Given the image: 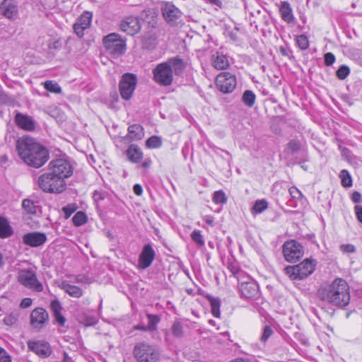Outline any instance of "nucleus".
I'll use <instances>...</instances> for the list:
<instances>
[{"label": "nucleus", "mask_w": 362, "mask_h": 362, "mask_svg": "<svg viewBox=\"0 0 362 362\" xmlns=\"http://www.w3.org/2000/svg\"><path fill=\"white\" fill-rule=\"evenodd\" d=\"M256 99L255 94L250 90H247L243 93L242 100L243 102L246 105L247 107H252L255 104Z\"/></svg>", "instance_id": "nucleus-31"}, {"label": "nucleus", "mask_w": 362, "mask_h": 362, "mask_svg": "<svg viewBox=\"0 0 362 362\" xmlns=\"http://www.w3.org/2000/svg\"><path fill=\"white\" fill-rule=\"evenodd\" d=\"M44 87L47 90L54 93H60L62 91L61 87L54 81H45L44 83Z\"/></svg>", "instance_id": "nucleus-38"}, {"label": "nucleus", "mask_w": 362, "mask_h": 362, "mask_svg": "<svg viewBox=\"0 0 362 362\" xmlns=\"http://www.w3.org/2000/svg\"><path fill=\"white\" fill-rule=\"evenodd\" d=\"M76 208L74 205H67L62 208L66 218H68L75 211Z\"/></svg>", "instance_id": "nucleus-49"}, {"label": "nucleus", "mask_w": 362, "mask_h": 362, "mask_svg": "<svg viewBox=\"0 0 362 362\" xmlns=\"http://www.w3.org/2000/svg\"><path fill=\"white\" fill-rule=\"evenodd\" d=\"M92 17L93 16L90 12L85 11L74 23V32L79 37H83L84 35L85 30L88 29L90 26Z\"/></svg>", "instance_id": "nucleus-17"}, {"label": "nucleus", "mask_w": 362, "mask_h": 362, "mask_svg": "<svg viewBox=\"0 0 362 362\" xmlns=\"http://www.w3.org/2000/svg\"><path fill=\"white\" fill-rule=\"evenodd\" d=\"M162 13L168 23L174 24L181 17V11L173 4L165 2L162 5Z\"/></svg>", "instance_id": "nucleus-18"}, {"label": "nucleus", "mask_w": 362, "mask_h": 362, "mask_svg": "<svg viewBox=\"0 0 362 362\" xmlns=\"http://www.w3.org/2000/svg\"><path fill=\"white\" fill-rule=\"evenodd\" d=\"M4 265L3 256L1 253H0V268Z\"/></svg>", "instance_id": "nucleus-60"}, {"label": "nucleus", "mask_w": 362, "mask_h": 362, "mask_svg": "<svg viewBox=\"0 0 362 362\" xmlns=\"http://www.w3.org/2000/svg\"><path fill=\"white\" fill-rule=\"evenodd\" d=\"M319 298L337 307H345L350 301L349 286L346 281L337 278L330 282L322 284L317 290Z\"/></svg>", "instance_id": "nucleus-1"}, {"label": "nucleus", "mask_w": 362, "mask_h": 362, "mask_svg": "<svg viewBox=\"0 0 362 362\" xmlns=\"http://www.w3.org/2000/svg\"><path fill=\"white\" fill-rule=\"evenodd\" d=\"M325 64L326 66H331L335 62V57L332 52H327L324 56Z\"/></svg>", "instance_id": "nucleus-47"}, {"label": "nucleus", "mask_w": 362, "mask_h": 362, "mask_svg": "<svg viewBox=\"0 0 362 362\" xmlns=\"http://www.w3.org/2000/svg\"><path fill=\"white\" fill-rule=\"evenodd\" d=\"M128 136L132 141L141 140L144 136L143 127L140 124H134L128 127Z\"/></svg>", "instance_id": "nucleus-27"}, {"label": "nucleus", "mask_w": 362, "mask_h": 362, "mask_svg": "<svg viewBox=\"0 0 362 362\" xmlns=\"http://www.w3.org/2000/svg\"><path fill=\"white\" fill-rule=\"evenodd\" d=\"M27 345L30 351L42 358H47L52 353L49 344L44 340H29Z\"/></svg>", "instance_id": "nucleus-14"}, {"label": "nucleus", "mask_w": 362, "mask_h": 362, "mask_svg": "<svg viewBox=\"0 0 362 362\" xmlns=\"http://www.w3.org/2000/svg\"><path fill=\"white\" fill-rule=\"evenodd\" d=\"M121 29L129 35H133L139 32L141 28L137 18L128 17L121 23Z\"/></svg>", "instance_id": "nucleus-20"}, {"label": "nucleus", "mask_w": 362, "mask_h": 362, "mask_svg": "<svg viewBox=\"0 0 362 362\" xmlns=\"http://www.w3.org/2000/svg\"><path fill=\"white\" fill-rule=\"evenodd\" d=\"M20 158L28 165L38 168L49 158L47 150L29 136H22L16 143Z\"/></svg>", "instance_id": "nucleus-2"}, {"label": "nucleus", "mask_w": 362, "mask_h": 362, "mask_svg": "<svg viewBox=\"0 0 362 362\" xmlns=\"http://www.w3.org/2000/svg\"><path fill=\"white\" fill-rule=\"evenodd\" d=\"M103 44L107 51L113 55H121L126 49L125 42L117 33H110L103 39Z\"/></svg>", "instance_id": "nucleus-10"}, {"label": "nucleus", "mask_w": 362, "mask_h": 362, "mask_svg": "<svg viewBox=\"0 0 362 362\" xmlns=\"http://www.w3.org/2000/svg\"><path fill=\"white\" fill-rule=\"evenodd\" d=\"M59 288L73 298H78L83 296L82 288L70 284L68 281H62Z\"/></svg>", "instance_id": "nucleus-22"}, {"label": "nucleus", "mask_w": 362, "mask_h": 362, "mask_svg": "<svg viewBox=\"0 0 362 362\" xmlns=\"http://www.w3.org/2000/svg\"><path fill=\"white\" fill-rule=\"evenodd\" d=\"M229 269H230V270L231 271V272L233 273V274L235 277H236V275H235V274H234V272H240H240H243V271H241V270L238 269V268H237V267H236L235 266H234V265H230V266L229 267Z\"/></svg>", "instance_id": "nucleus-57"}, {"label": "nucleus", "mask_w": 362, "mask_h": 362, "mask_svg": "<svg viewBox=\"0 0 362 362\" xmlns=\"http://www.w3.org/2000/svg\"><path fill=\"white\" fill-rule=\"evenodd\" d=\"M315 267L316 261L308 258L298 264L285 267L284 272L291 280H302L311 275Z\"/></svg>", "instance_id": "nucleus-5"}, {"label": "nucleus", "mask_w": 362, "mask_h": 362, "mask_svg": "<svg viewBox=\"0 0 362 362\" xmlns=\"http://www.w3.org/2000/svg\"><path fill=\"white\" fill-rule=\"evenodd\" d=\"M18 280L23 286L33 291L40 292L43 289L42 284L37 280L33 269H21L18 272Z\"/></svg>", "instance_id": "nucleus-9"}, {"label": "nucleus", "mask_w": 362, "mask_h": 362, "mask_svg": "<svg viewBox=\"0 0 362 362\" xmlns=\"http://www.w3.org/2000/svg\"><path fill=\"white\" fill-rule=\"evenodd\" d=\"M32 304V300L29 298H25L23 299V300L21 303V307L23 308H27L30 307Z\"/></svg>", "instance_id": "nucleus-53"}, {"label": "nucleus", "mask_w": 362, "mask_h": 362, "mask_svg": "<svg viewBox=\"0 0 362 362\" xmlns=\"http://www.w3.org/2000/svg\"><path fill=\"white\" fill-rule=\"evenodd\" d=\"M13 233L11 226L9 225L6 218L0 216V238H6Z\"/></svg>", "instance_id": "nucleus-30"}, {"label": "nucleus", "mask_w": 362, "mask_h": 362, "mask_svg": "<svg viewBox=\"0 0 362 362\" xmlns=\"http://www.w3.org/2000/svg\"><path fill=\"white\" fill-rule=\"evenodd\" d=\"M290 195L296 199H300L303 197L301 192L296 187H291L288 189Z\"/></svg>", "instance_id": "nucleus-48"}, {"label": "nucleus", "mask_w": 362, "mask_h": 362, "mask_svg": "<svg viewBox=\"0 0 362 362\" xmlns=\"http://www.w3.org/2000/svg\"><path fill=\"white\" fill-rule=\"evenodd\" d=\"M209 322L210 324L213 325V324H214V320H210L209 321Z\"/></svg>", "instance_id": "nucleus-62"}, {"label": "nucleus", "mask_w": 362, "mask_h": 362, "mask_svg": "<svg viewBox=\"0 0 362 362\" xmlns=\"http://www.w3.org/2000/svg\"><path fill=\"white\" fill-rule=\"evenodd\" d=\"M211 307V313L212 315L215 317H219L221 315L220 312V306H221V302L218 298H211L209 299Z\"/></svg>", "instance_id": "nucleus-36"}, {"label": "nucleus", "mask_w": 362, "mask_h": 362, "mask_svg": "<svg viewBox=\"0 0 362 362\" xmlns=\"http://www.w3.org/2000/svg\"><path fill=\"white\" fill-rule=\"evenodd\" d=\"M341 180V185L345 187H349L352 185V179L349 173L346 170H342L339 174Z\"/></svg>", "instance_id": "nucleus-40"}, {"label": "nucleus", "mask_w": 362, "mask_h": 362, "mask_svg": "<svg viewBox=\"0 0 362 362\" xmlns=\"http://www.w3.org/2000/svg\"><path fill=\"white\" fill-rule=\"evenodd\" d=\"M155 256L156 252L151 245H145L139 257L138 267L141 269L149 267L152 264Z\"/></svg>", "instance_id": "nucleus-15"}, {"label": "nucleus", "mask_w": 362, "mask_h": 362, "mask_svg": "<svg viewBox=\"0 0 362 362\" xmlns=\"http://www.w3.org/2000/svg\"><path fill=\"white\" fill-rule=\"evenodd\" d=\"M234 272L239 281V290L243 297L245 298H256L259 295V286L256 281L244 272Z\"/></svg>", "instance_id": "nucleus-6"}, {"label": "nucleus", "mask_w": 362, "mask_h": 362, "mask_svg": "<svg viewBox=\"0 0 362 362\" xmlns=\"http://www.w3.org/2000/svg\"><path fill=\"white\" fill-rule=\"evenodd\" d=\"M16 124L23 129L32 131L35 129V124L31 117L18 113L16 115Z\"/></svg>", "instance_id": "nucleus-25"}, {"label": "nucleus", "mask_w": 362, "mask_h": 362, "mask_svg": "<svg viewBox=\"0 0 362 362\" xmlns=\"http://www.w3.org/2000/svg\"><path fill=\"white\" fill-rule=\"evenodd\" d=\"M148 325L146 326L145 329L149 331H154L157 329V325L160 322V318L156 315L147 314Z\"/></svg>", "instance_id": "nucleus-33"}, {"label": "nucleus", "mask_w": 362, "mask_h": 362, "mask_svg": "<svg viewBox=\"0 0 362 362\" xmlns=\"http://www.w3.org/2000/svg\"><path fill=\"white\" fill-rule=\"evenodd\" d=\"M18 315L16 313H12L4 318V322L7 326L13 325L18 320Z\"/></svg>", "instance_id": "nucleus-44"}, {"label": "nucleus", "mask_w": 362, "mask_h": 362, "mask_svg": "<svg viewBox=\"0 0 362 362\" xmlns=\"http://www.w3.org/2000/svg\"><path fill=\"white\" fill-rule=\"evenodd\" d=\"M361 196L358 192H355L352 194L351 199L354 203H358L361 202Z\"/></svg>", "instance_id": "nucleus-56"}, {"label": "nucleus", "mask_w": 362, "mask_h": 362, "mask_svg": "<svg viewBox=\"0 0 362 362\" xmlns=\"http://www.w3.org/2000/svg\"><path fill=\"white\" fill-rule=\"evenodd\" d=\"M172 332L175 337H182L183 336V327L181 323L176 321L172 326Z\"/></svg>", "instance_id": "nucleus-41"}, {"label": "nucleus", "mask_w": 362, "mask_h": 362, "mask_svg": "<svg viewBox=\"0 0 362 362\" xmlns=\"http://www.w3.org/2000/svg\"><path fill=\"white\" fill-rule=\"evenodd\" d=\"M21 206L24 213L29 215L36 214L40 209L37 202H35L30 199H24L22 201Z\"/></svg>", "instance_id": "nucleus-28"}, {"label": "nucleus", "mask_w": 362, "mask_h": 362, "mask_svg": "<svg viewBox=\"0 0 362 362\" xmlns=\"http://www.w3.org/2000/svg\"><path fill=\"white\" fill-rule=\"evenodd\" d=\"M191 238L194 243L199 247H203L205 245V241L199 230H194L191 233Z\"/></svg>", "instance_id": "nucleus-34"}, {"label": "nucleus", "mask_w": 362, "mask_h": 362, "mask_svg": "<svg viewBox=\"0 0 362 362\" xmlns=\"http://www.w3.org/2000/svg\"><path fill=\"white\" fill-rule=\"evenodd\" d=\"M151 163V160H146L142 163V167L145 168H148Z\"/></svg>", "instance_id": "nucleus-59"}, {"label": "nucleus", "mask_w": 362, "mask_h": 362, "mask_svg": "<svg viewBox=\"0 0 362 362\" xmlns=\"http://www.w3.org/2000/svg\"><path fill=\"white\" fill-rule=\"evenodd\" d=\"M49 170L62 177V179L69 177L73 174L74 168L66 156L52 160L49 163Z\"/></svg>", "instance_id": "nucleus-8"}, {"label": "nucleus", "mask_w": 362, "mask_h": 362, "mask_svg": "<svg viewBox=\"0 0 362 362\" xmlns=\"http://www.w3.org/2000/svg\"><path fill=\"white\" fill-rule=\"evenodd\" d=\"M146 145L148 148H160L162 145L161 138L157 136H151L146 140Z\"/></svg>", "instance_id": "nucleus-35"}, {"label": "nucleus", "mask_w": 362, "mask_h": 362, "mask_svg": "<svg viewBox=\"0 0 362 362\" xmlns=\"http://www.w3.org/2000/svg\"><path fill=\"white\" fill-rule=\"evenodd\" d=\"M212 199L216 204H224L227 202L226 194L222 190L214 192Z\"/></svg>", "instance_id": "nucleus-37"}, {"label": "nucleus", "mask_w": 362, "mask_h": 362, "mask_svg": "<svg viewBox=\"0 0 362 362\" xmlns=\"http://www.w3.org/2000/svg\"><path fill=\"white\" fill-rule=\"evenodd\" d=\"M46 240V235L40 232L28 233L23 236V243L30 247H39L43 245Z\"/></svg>", "instance_id": "nucleus-19"}, {"label": "nucleus", "mask_w": 362, "mask_h": 362, "mask_svg": "<svg viewBox=\"0 0 362 362\" xmlns=\"http://www.w3.org/2000/svg\"><path fill=\"white\" fill-rule=\"evenodd\" d=\"M354 212L357 220L362 223V206L356 205L354 207Z\"/></svg>", "instance_id": "nucleus-51"}, {"label": "nucleus", "mask_w": 362, "mask_h": 362, "mask_svg": "<svg viewBox=\"0 0 362 362\" xmlns=\"http://www.w3.org/2000/svg\"><path fill=\"white\" fill-rule=\"evenodd\" d=\"M3 8V15L11 20H14L18 17V7L13 2H6Z\"/></svg>", "instance_id": "nucleus-29"}, {"label": "nucleus", "mask_w": 362, "mask_h": 362, "mask_svg": "<svg viewBox=\"0 0 362 362\" xmlns=\"http://www.w3.org/2000/svg\"><path fill=\"white\" fill-rule=\"evenodd\" d=\"M296 42L298 46L303 50L308 49L309 47L308 39L304 35L298 36L296 37Z\"/></svg>", "instance_id": "nucleus-42"}, {"label": "nucleus", "mask_w": 362, "mask_h": 362, "mask_svg": "<svg viewBox=\"0 0 362 362\" xmlns=\"http://www.w3.org/2000/svg\"><path fill=\"white\" fill-rule=\"evenodd\" d=\"M0 362H11V358L5 349L0 346Z\"/></svg>", "instance_id": "nucleus-50"}, {"label": "nucleus", "mask_w": 362, "mask_h": 362, "mask_svg": "<svg viewBox=\"0 0 362 362\" xmlns=\"http://www.w3.org/2000/svg\"><path fill=\"white\" fill-rule=\"evenodd\" d=\"M185 68L184 62L177 57H173L158 64L153 69V79L160 86H168L173 81L174 75H180Z\"/></svg>", "instance_id": "nucleus-3"}, {"label": "nucleus", "mask_w": 362, "mask_h": 362, "mask_svg": "<svg viewBox=\"0 0 362 362\" xmlns=\"http://www.w3.org/2000/svg\"><path fill=\"white\" fill-rule=\"evenodd\" d=\"M50 309L53 313L55 322L59 326H64L66 320L62 313L63 308L59 300L57 299L52 300L50 303Z\"/></svg>", "instance_id": "nucleus-21"}, {"label": "nucleus", "mask_w": 362, "mask_h": 362, "mask_svg": "<svg viewBox=\"0 0 362 362\" xmlns=\"http://www.w3.org/2000/svg\"><path fill=\"white\" fill-rule=\"evenodd\" d=\"M133 353L139 362H156L159 358V354L155 347L146 343L136 344Z\"/></svg>", "instance_id": "nucleus-7"}, {"label": "nucleus", "mask_w": 362, "mask_h": 362, "mask_svg": "<svg viewBox=\"0 0 362 362\" xmlns=\"http://www.w3.org/2000/svg\"><path fill=\"white\" fill-rule=\"evenodd\" d=\"M203 220L206 223H207L209 226H213L214 224V218L212 216H204L203 217Z\"/></svg>", "instance_id": "nucleus-55"}, {"label": "nucleus", "mask_w": 362, "mask_h": 362, "mask_svg": "<svg viewBox=\"0 0 362 362\" xmlns=\"http://www.w3.org/2000/svg\"><path fill=\"white\" fill-rule=\"evenodd\" d=\"M349 68L345 65L341 66L337 71V76L339 79H345L349 74Z\"/></svg>", "instance_id": "nucleus-45"}, {"label": "nucleus", "mask_w": 362, "mask_h": 362, "mask_svg": "<svg viewBox=\"0 0 362 362\" xmlns=\"http://www.w3.org/2000/svg\"><path fill=\"white\" fill-rule=\"evenodd\" d=\"M74 224L76 226L83 225L87 221V216L83 211H78L72 218Z\"/></svg>", "instance_id": "nucleus-39"}, {"label": "nucleus", "mask_w": 362, "mask_h": 362, "mask_svg": "<svg viewBox=\"0 0 362 362\" xmlns=\"http://www.w3.org/2000/svg\"><path fill=\"white\" fill-rule=\"evenodd\" d=\"M38 185L42 191L49 193H61L66 189L65 180L52 171L39 177Z\"/></svg>", "instance_id": "nucleus-4"}, {"label": "nucleus", "mask_w": 362, "mask_h": 362, "mask_svg": "<svg viewBox=\"0 0 362 362\" xmlns=\"http://www.w3.org/2000/svg\"><path fill=\"white\" fill-rule=\"evenodd\" d=\"M133 190L135 194L141 196L143 193V188L141 185L136 184L133 187Z\"/></svg>", "instance_id": "nucleus-54"}, {"label": "nucleus", "mask_w": 362, "mask_h": 362, "mask_svg": "<svg viewBox=\"0 0 362 362\" xmlns=\"http://www.w3.org/2000/svg\"><path fill=\"white\" fill-rule=\"evenodd\" d=\"M128 160L133 163H139L143 158V152L141 149L135 144L129 146L126 151Z\"/></svg>", "instance_id": "nucleus-23"}, {"label": "nucleus", "mask_w": 362, "mask_h": 362, "mask_svg": "<svg viewBox=\"0 0 362 362\" xmlns=\"http://www.w3.org/2000/svg\"><path fill=\"white\" fill-rule=\"evenodd\" d=\"M281 18L284 21L291 23L294 21L292 8L288 1H281L279 8Z\"/></svg>", "instance_id": "nucleus-26"}, {"label": "nucleus", "mask_w": 362, "mask_h": 362, "mask_svg": "<svg viewBox=\"0 0 362 362\" xmlns=\"http://www.w3.org/2000/svg\"><path fill=\"white\" fill-rule=\"evenodd\" d=\"M300 147V143L296 140H291L288 142L287 144L286 151L288 153H293L295 152H297Z\"/></svg>", "instance_id": "nucleus-43"}, {"label": "nucleus", "mask_w": 362, "mask_h": 362, "mask_svg": "<svg viewBox=\"0 0 362 362\" xmlns=\"http://www.w3.org/2000/svg\"><path fill=\"white\" fill-rule=\"evenodd\" d=\"M6 0H0V6L4 5V3H6Z\"/></svg>", "instance_id": "nucleus-61"}, {"label": "nucleus", "mask_w": 362, "mask_h": 362, "mask_svg": "<svg viewBox=\"0 0 362 362\" xmlns=\"http://www.w3.org/2000/svg\"><path fill=\"white\" fill-rule=\"evenodd\" d=\"M211 62L213 66L218 70L226 69L229 66V62L227 57L218 52L213 54Z\"/></svg>", "instance_id": "nucleus-24"}, {"label": "nucleus", "mask_w": 362, "mask_h": 362, "mask_svg": "<svg viewBox=\"0 0 362 362\" xmlns=\"http://www.w3.org/2000/svg\"><path fill=\"white\" fill-rule=\"evenodd\" d=\"M217 88L223 93L233 91L237 85L236 77L229 72H222L216 78Z\"/></svg>", "instance_id": "nucleus-13"}, {"label": "nucleus", "mask_w": 362, "mask_h": 362, "mask_svg": "<svg viewBox=\"0 0 362 362\" xmlns=\"http://www.w3.org/2000/svg\"><path fill=\"white\" fill-rule=\"evenodd\" d=\"M283 253L285 259L289 262H295L303 255L302 245L295 240H289L283 245Z\"/></svg>", "instance_id": "nucleus-12"}, {"label": "nucleus", "mask_w": 362, "mask_h": 362, "mask_svg": "<svg viewBox=\"0 0 362 362\" xmlns=\"http://www.w3.org/2000/svg\"><path fill=\"white\" fill-rule=\"evenodd\" d=\"M341 250L344 252L352 253L355 251V247L351 244L341 245Z\"/></svg>", "instance_id": "nucleus-52"}, {"label": "nucleus", "mask_w": 362, "mask_h": 362, "mask_svg": "<svg viewBox=\"0 0 362 362\" xmlns=\"http://www.w3.org/2000/svg\"><path fill=\"white\" fill-rule=\"evenodd\" d=\"M137 78L133 74H124L119 82V92L122 98L126 100H129L136 88Z\"/></svg>", "instance_id": "nucleus-11"}, {"label": "nucleus", "mask_w": 362, "mask_h": 362, "mask_svg": "<svg viewBox=\"0 0 362 362\" xmlns=\"http://www.w3.org/2000/svg\"><path fill=\"white\" fill-rule=\"evenodd\" d=\"M49 315L42 308L34 309L30 315V325L36 329H40L48 321Z\"/></svg>", "instance_id": "nucleus-16"}, {"label": "nucleus", "mask_w": 362, "mask_h": 362, "mask_svg": "<svg viewBox=\"0 0 362 362\" xmlns=\"http://www.w3.org/2000/svg\"><path fill=\"white\" fill-rule=\"evenodd\" d=\"M209 245L210 247H213L212 244L211 243H209Z\"/></svg>", "instance_id": "nucleus-63"}, {"label": "nucleus", "mask_w": 362, "mask_h": 362, "mask_svg": "<svg viewBox=\"0 0 362 362\" xmlns=\"http://www.w3.org/2000/svg\"><path fill=\"white\" fill-rule=\"evenodd\" d=\"M273 334L272 329L268 326L266 325L264 328L263 333L261 337V341L263 342H265L267 341V339L272 336Z\"/></svg>", "instance_id": "nucleus-46"}, {"label": "nucleus", "mask_w": 362, "mask_h": 362, "mask_svg": "<svg viewBox=\"0 0 362 362\" xmlns=\"http://www.w3.org/2000/svg\"><path fill=\"white\" fill-rule=\"evenodd\" d=\"M145 328H146V326L139 325H136L134 327L135 329H139V330H143V331H149L148 329H145Z\"/></svg>", "instance_id": "nucleus-58"}, {"label": "nucleus", "mask_w": 362, "mask_h": 362, "mask_svg": "<svg viewBox=\"0 0 362 362\" xmlns=\"http://www.w3.org/2000/svg\"><path fill=\"white\" fill-rule=\"evenodd\" d=\"M268 206L267 202L264 199L257 200L252 208V214H257L263 212Z\"/></svg>", "instance_id": "nucleus-32"}]
</instances>
